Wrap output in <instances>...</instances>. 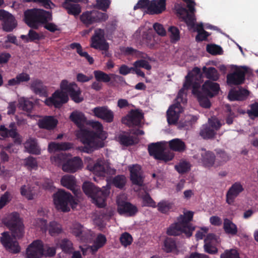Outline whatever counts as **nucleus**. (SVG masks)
Masks as SVG:
<instances>
[{
    "instance_id": "1",
    "label": "nucleus",
    "mask_w": 258,
    "mask_h": 258,
    "mask_svg": "<svg viewBox=\"0 0 258 258\" xmlns=\"http://www.w3.org/2000/svg\"><path fill=\"white\" fill-rule=\"evenodd\" d=\"M96 133L86 130H79L76 132L77 137L85 145L79 148L80 151L90 153L95 150L104 146V143L99 137L103 132V126L99 121L90 120L87 123Z\"/></svg>"
},
{
    "instance_id": "2",
    "label": "nucleus",
    "mask_w": 258,
    "mask_h": 258,
    "mask_svg": "<svg viewBox=\"0 0 258 258\" xmlns=\"http://www.w3.org/2000/svg\"><path fill=\"white\" fill-rule=\"evenodd\" d=\"M193 215L192 212H184L183 215H181L177 218V222L171 225L168 228L167 234L176 236L184 233L187 237L191 236L195 230L194 227L190 223L192 220Z\"/></svg>"
},
{
    "instance_id": "3",
    "label": "nucleus",
    "mask_w": 258,
    "mask_h": 258,
    "mask_svg": "<svg viewBox=\"0 0 258 258\" xmlns=\"http://www.w3.org/2000/svg\"><path fill=\"white\" fill-rule=\"evenodd\" d=\"M50 12L42 9H29L24 12L26 24L30 28L37 29L40 24L46 23L50 19Z\"/></svg>"
},
{
    "instance_id": "4",
    "label": "nucleus",
    "mask_w": 258,
    "mask_h": 258,
    "mask_svg": "<svg viewBox=\"0 0 258 258\" xmlns=\"http://www.w3.org/2000/svg\"><path fill=\"white\" fill-rule=\"evenodd\" d=\"M53 199L55 208L63 212L70 211L69 205L72 209H74L78 204L72 195L63 189L59 190L54 194Z\"/></svg>"
},
{
    "instance_id": "5",
    "label": "nucleus",
    "mask_w": 258,
    "mask_h": 258,
    "mask_svg": "<svg viewBox=\"0 0 258 258\" xmlns=\"http://www.w3.org/2000/svg\"><path fill=\"white\" fill-rule=\"evenodd\" d=\"M82 188L85 194L91 197L98 207L101 208L105 205V200L109 193V189H100L90 182H85Z\"/></svg>"
},
{
    "instance_id": "6",
    "label": "nucleus",
    "mask_w": 258,
    "mask_h": 258,
    "mask_svg": "<svg viewBox=\"0 0 258 258\" xmlns=\"http://www.w3.org/2000/svg\"><path fill=\"white\" fill-rule=\"evenodd\" d=\"M219 91L220 86L218 83L207 80L202 87L199 83L194 82L192 94L195 97H214L218 94Z\"/></svg>"
},
{
    "instance_id": "7",
    "label": "nucleus",
    "mask_w": 258,
    "mask_h": 258,
    "mask_svg": "<svg viewBox=\"0 0 258 258\" xmlns=\"http://www.w3.org/2000/svg\"><path fill=\"white\" fill-rule=\"evenodd\" d=\"M90 47L101 51L102 54L105 57H110L111 54L109 51V45L105 38L104 30L97 29L94 31V35L91 37Z\"/></svg>"
},
{
    "instance_id": "8",
    "label": "nucleus",
    "mask_w": 258,
    "mask_h": 258,
    "mask_svg": "<svg viewBox=\"0 0 258 258\" xmlns=\"http://www.w3.org/2000/svg\"><path fill=\"white\" fill-rule=\"evenodd\" d=\"M164 143H152L148 146L149 154L156 159L162 160L165 162L172 160L174 154L171 151L166 149Z\"/></svg>"
},
{
    "instance_id": "9",
    "label": "nucleus",
    "mask_w": 258,
    "mask_h": 258,
    "mask_svg": "<svg viewBox=\"0 0 258 258\" xmlns=\"http://www.w3.org/2000/svg\"><path fill=\"white\" fill-rule=\"evenodd\" d=\"M4 224L11 231L14 238L19 239L23 237L24 226L17 213H13L10 215Z\"/></svg>"
},
{
    "instance_id": "10",
    "label": "nucleus",
    "mask_w": 258,
    "mask_h": 258,
    "mask_svg": "<svg viewBox=\"0 0 258 258\" xmlns=\"http://www.w3.org/2000/svg\"><path fill=\"white\" fill-rule=\"evenodd\" d=\"M186 103V98H176L166 112L167 119L169 124H175L177 122L180 114L183 111V107Z\"/></svg>"
},
{
    "instance_id": "11",
    "label": "nucleus",
    "mask_w": 258,
    "mask_h": 258,
    "mask_svg": "<svg viewBox=\"0 0 258 258\" xmlns=\"http://www.w3.org/2000/svg\"><path fill=\"white\" fill-rule=\"evenodd\" d=\"M222 123L216 117L209 118L208 123L202 127L200 135L204 139H212L215 137L216 132L221 127Z\"/></svg>"
},
{
    "instance_id": "12",
    "label": "nucleus",
    "mask_w": 258,
    "mask_h": 258,
    "mask_svg": "<svg viewBox=\"0 0 258 258\" xmlns=\"http://www.w3.org/2000/svg\"><path fill=\"white\" fill-rule=\"evenodd\" d=\"M87 168L94 174L101 176L114 174L115 172L114 169L111 168L109 162L104 159H97L94 165H88Z\"/></svg>"
},
{
    "instance_id": "13",
    "label": "nucleus",
    "mask_w": 258,
    "mask_h": 258,
    "mask_svg": "<svg viewBox=\"0 0 258 258\" xmlns=\"http://www.w3.org/2000/svg\"><path fill=\"white\" fill-rule=\"evenodd\" d=\"M194 158L198 160L199 162L206 168L213 167L216 162L214 153L203 148L198 150L197 153L194 155Z\"/></svg>"
},
{
    "instance_id": "14",
    "label": "nucleus",
    "mask_w": 258,
    "mask_h": 258,
    "mask_svg": "<svg viewBox=\"0 0 258 258\" xmlns=\"http://www.w3.org/2000/svg\"><path fill=\"white\" fill-rule=\"evenodd\" d=\"M11 137L14 139V143L20 145L22 142V137L17 132V127L14 122L11 123L9 128L4 125L0 126V139L3 140L7 137Z\"/></svg>"
},
{
    "instance_id": "15",
    "label": "nucleus",
    "mask_w": 258,
    "mask_h": 258,
    "mask_svg": "<svg viewBox=\"0 0 258 258\" xmlns=\"http://www.w3.org/2000/svg\"><path fill=\"white\" fill-rule=\"evenodd\" d=\"M0 20L2 21V29L7 32H11L17 26L15 17L8 12L0 10Z\"/></svg>"
},
{
    "instance_id": "16",
    "label": "nucleus",
    "mask_w": 258,
    "mask_h": 258,
    "mask_svg": "<svg viewBox=\"0 0 258 258\" xmlns=\"http://www.w3.org/2000/svg\"><path fill=\"white\" fill-rule=\"evenodd\" d=\"M0 241L6 249L10 252L17 253L20 251V247L18 242L13 240L8 232L2 233Z\"/></svg>"
},
{
    "instance_id": "17",
    "label": "nucleus",
    "mask_w": 258,
    "mask_h": 258,
    "mask_svg": "<svg viewBox=\"0 0 258 258\" xmlns=\"http://www.w3.org/2000/svg\"><path fill=\"white\" fill-rule=\"evenodd\" d=\"M0 241L6 249L10 252L17 253L20 251V247L18 242L13 240L8 232L2 233Z\"/></svg>"
},
{
    "instance_id": "18",
    "label": "nucleus",
    "mask_w": 258,
    "mask_h": 258,
    "mask_svg": "<svg viewBox=\"0 0 258 258\" xmlns=\"http://www.w3.org/2000/svg\"><path fill=\"white\" fill-rule=\"evenodd\" d=\"M0 241L6 249L10 252L17 253L20 251V247L18 242L13 240L8 232L2 233Z\"/></svg>"
},
{
    "instance_id": "19",
    "label": "nucleus",
    "mask_w": 258,
    "mask_h": 258,
    "mask_svg": "<svg viewBox=\"0 0 258 258\" xmlns=\"http://www.w3.org/2000/svg\"><path fill=\"white\" fill-rule=\"evenodd\" d=\"M0 241L6 249L10 252L17 253L20 251V247L18 242L13 240L8 232L2 233Z\"/></svg>"
},
{
    "instance_id": "20",
    "label": "nucleus",
    "mask_w": 258,
    "mask_h": 258,
    "mask_svg": "<svg viewBox=\"0 0 258 258\" xmlns=\"http://www.w3.org/2000/svg\"><path fill=\"white\" fill-rule=\"evenodd\" d=\"M174 9L176 13L181 17L188 26L193 27L195 26L196 21L195 13L196 11L193 12H189L188 9H187L181 4H176L174 6Z\"/></svg>"
},
{
    "instance_id": "21",
    "label": "nucleus",
    "mask_w": 258,
    "mask_h": 258,
    "mask_svg": "<svg viewBox=\"0 0 258 258\" xmlns=\"http://www.w3.org/2000/svg\"><path fill=\"white\" fill-rule=\"evenodd\" d=\"M144 119V113L139 109L132 110L122 119V122L129 126H140Z\"/></svg>"
},
{
    "instance_id": "22",
    "label": "nucleus",
    "mask_w": 258,
    "mask_h": 258,
    "mask_svg": "<svg viewBox=\"0 0 258 258\" xmlns=\"http://www.w3.org/2000/svg\"><path fill=\"white\" fill-rule=\"evenodd\" d=\"M220 242L219 238L215 234H208L204 240L205 251L211 254H216L218 251L217 246Z\"/></svg>"
},
{
    "instance_id": "23",
    "label": "nucleus",
    "mask_w": 258,
    "mask_h": 258,
    "mask_svg": "<svg viewBox=\"0 0 258 258\" xmlns=\"http://www.w3.org/2000/svg\"><path fill=\"white\" fill-rule=\"evenodd\" d=\"M43 254V245L40 240H36L31 243L26 249L27 258H40Z\"/></svg>"
},
{
    "instance_id": "24",
    "label": "nucleus",
    "mask_w": 258,
    "mask_h": 258,
    "mask_svg": "<svg viewBox=\"0 0 258 258\" xmlns=\"http://www.w3.org/2000/svg\"><path fill=\"white\" fill-rule=\"evenodd\" d=\"M83 167L82 159L79 157H75L71 159H67L62 164L61 169L66 172L75 173Z\"/></svg>"
},
{
    "instance_id": "25",
    "label": "nucleus",
    "mask_w": 258,
    "mask_h": 258,
    "mask_svg": "<svg viewBox=\"0 0 258 258\" xmlns=\"http://www.w3.org/2000/svg\"><path fill=\"white\" fill-rule=\"evenodd\" d=\"M29 88L36 95L41 97H48V88L40 79H32L29 83Z\"/></svg>"
},
{
    "instance_id": "26",
    "label": "nucleus",
    "mask_w": 258,
    "mask_h": 258,
    "mask_svg": "<svg viewBox=\"0 0 258 258\" xmlns=\"http://www.w3.org/2000/svg\"><path fill=\"white\" fill-rule=\"evenodd\" d=\"M60 88L63 90L65 95L70 97H79L81 91L75 82L69 83L67 80H63L60 84Z\"/></svg>"
},
{
    "instance_id": "27",
    "label": "nucleus",
    "mask_w": 258,
    "mask_h": 258,
    "mask_svg": "<svg viewBox=\"0 0 258 258\" xmlns=\"http://www.w3.org/2000/svg\"><path fill=\"white\" fill-rule=\"evenodd\" d=\"M166 9V0H152L147 8V13L150 15H158Z\"/></svg>"
},
{
    "instance_id": "28",
    "label": "nucleus",
    "mask_w": 258,
    "mask_h": 258,
    "mask_svg": "<svg viewBox=\"0 0 258 258\" xmlns=\"http://www.w3.org/2000/svg\"><path fill=\"white\" fill-rule=\"evenodd\" d=\"M246 71L237 69L233 73L227 76V82L230 85H240L243 83L245 80Z\"/></svg>"
},
{
    "instance_id": "29",
    "label": "nucleus",
    "mask_w": 258,
    "mask_h": 258,
    "mask_svg": "<svg viewBox=\"0 0 258 258\" xmlns=\"http://www.w3.org/2000/svg\"><path fill=\"white\" fill-rule=\"evenodd\" d=\"M93 112L95 116L107 122H111L113 120L114 115L112 111L106 107H95L93 109Z\"/></svg>"
},
{
    "instance_id": "30",
    "label": "nucleus",
    "mask_w": 258,
    "mask_h": 258,
    "mask_svg": "<svg viewBox=\"0 0 258 258\" xmlns=\"http://www.w3.org/2000/svg\"><path fill=\"white\" fill-rule=\"evenodd\" d=\"M78 0H64L62 4V7L69 15L78 16L81 12V7L77 4Z\"/></svg>"
},
{
    "instance_id": "31",
    "label": "nucleus",
    "mask_w": 258,
    "mask_h": 258,
    "mask_svg": "<svg viewBox=\"0 0 258 258\" xmlns=\"http://www.w3.org/2000/svg\"><path fill=\"white\" fill-rule=\"evenodd\" d=\"M117 203L118 205L117 210L120 214L132 216L138 211L136 206L127 202L120 201L119 199L117 200Z\"/></svg>"
},
{
    "instance_id": "32",
    "label": "nucleus",
    "mask_w": 258,
    "mask_h": 258,
    "mask_svg": "<svg viewBox=\"0 0 258 258\" xmlns=\"http://www.w3.org/2000/svg\"><path fill=\"white\" fill-rule=\"evenodd\" d=\"M244 188L239 182H235L229 189L226 194V202L229 204H232L239 194L243 191Z\"/></svg>"
},
{
    "instance_id": "33",
    "label": "nucleus",
    "mask_w": 258,
    "mask_h": 258,
    "mask_svg": "<svg viewBox=\"0 0 258 258\" xmlns=\"http://www.w3.org/2000/svg\"><path fill=\"white\" fill-rule=\"evenodd\" d=\"M131 179L132 182L139 186L143 185V177L142 175L141 167L135 165L130 167Z\"/></svg>"
},
{
    "instance_id": "34",
    "label": "nucleus",
    "mask_w": 258,
    "mask_h": 258,
    "mask_svg": "<svg viewBox=\"0 0 258 258\" xmlns=\"http://www.w3.org/2000/svg\"><path fill=\"white\" fill-rule=\"evenodd\" d=\"M33 28L30 29L27 35H21L20 38L25 43L34 42L35 43H38L40 40L44 39L45 37L42 32L38 33Z\"/></svg>"
},
{
    "instance_id": "35",
    "label": "nucleus",
    "mask_w": 258,
    "mask_h": 258,
    "mask_svg": "<svg viewBox=\"0 0 258 258\" xmlns=\"http://www.w3.org/2000/svg\"><path fill=\"white\" fill-rule=\"evenodd\" d=\"M61 185L75 192L77 187L76 180L74 176L72 175H65L60 179Z\"/></svg>"
},
{
    "instance_id": "36",
    "label": "nucleus",
    "mask_w": 258,
    "mask_h": 258,
    "mask_svg": "<svg viewBox=\"0 0 258 258\" xmlns=\"http://www.w3.org/2000/svg\"><path fill=\"white\" fill-rule=\"evenodd\" d=\"M57 124V120L52 116H46L38 121L39 127L47 130L53 129Z\"/></svg>"
},
{
    "instance_id": "37",
    "label": "nucleus",
    "mask_w": 258,
    "mask_h": 258,
    "mask_svg": "<svg viewBox=\"0 0 258 258\" xmlns=\"http://www.w3.org/2000/svg\"><path fill=\"white\" fill-rule=\"evenodd\" d=\"M192 80L193 75L190 73H188L185 77V81L183 84V86L179 90L176 97H183L184 95H187V93L189 89L191 87L192 88L194 84Z\"/></svg>"
},
{
    "instance_id": "38",
    "label": "nucleus",
    "mask_w": 258,
    "mask_h": 258,
    "mask_svg": "<svg viewBox=\"0 0 258 258\" xmlns=\"http://www.w3.org/2000/svg\"><path fill=\"white\" fill-rule=\"evenodd\" d=\"M70 118L80 130H83L82 128L86 122V118L83 113L77 111H74L70 115Z\"/></svg>"
},
{
    "instance_id": "39",
    "label": "nucleus",
    "mask_w": 258,
    "mask_h": 258,
    "mask_svg": "<svg viewBox=\"0 0 258 258\" xmlns=\"http://www.w3.org/2000/svg\"><path fill=\"white\" fill-rule=\"evenodd\" d=\"M107 241L105 236L102 234L97 235L94 241L93 244L90 246V250L92 253H95L99 248L102 247Z\"/></svg>"
},
{
    "instance_id": "40",
    "label": "nucleus",
    "mask_w": 258,
    "mask_h": 258,
    "mask_svg": "<svg viewBox=\"0 0 258 258\" xmlns=\"http://www.w3.org/2000/svg\"><path fill=\"white\" fill-rule=\"evenodd\" d=\"M70 47L72 49H76L77 53L81 56L84 57L89 62L90 64L94 63V59L86 51H83L81 45L77 42H74L70 45Z\"/></svg>"
},
{
    "instance_id": "41",
    "label": "nucleus",
    "mask_w": 258,
    "mask_h": 258,
    "mask_svg": "<svg viewBox=\"0 0 258 258\" xmlns=\"http://www.w3.org/2000/svg\"><path fill=\"white\" fill-rule=\"evenodd\" d=\"M70 47L72 49H76L77 53L81 56L84 57L89 62L90 64L94 63V59L86 51H83L81 45L77 42H74L70 45Z\"/></svg>"
},
{
    "instance_id": "42",
    "label": "nucleus",
    "mask_w": 258,
    "mask_h": 258,
    "mask_svg": "<svg viewBox=\"0 0 258 258\" xmlns=\"http://www.w3.org/2000/svg\"><path fill=\"white\" fill-rule=\"evenodd\" d=\"M72 148V145L70 143H56L55 142L50 143L48 147L49 152H53L57 151H66Z\"/></svg>"
},
{
    "instance_id": "43",
    "label": "nucleus",
    "mask_w": 258,
    "mask_h": 258,
    "mask_svg": "<svg viewBox=\"0 0 258 258\" xmlns=\"http://www.w3.org/2000/svg\"><path fill=\"white\" fill-rule=\"evenodd\" d=\"M170 149L174 151L182 152L186 149V145L184 142L179 139H175L168 142Z\"/></svg>"
},
{
    "instance_id": "44",
    "label": "nucleus",
    "mask_w": 258,
    "mask_h": 258,
    "mask_svg": "<svg viewBox=\"0 0 258 258\" xmlns=\"http://www.w3.org/2000/svg\"><path fill=\"white\" fill-rule=\"evenodd\" d=\"M223 229L226 233L235 235L238 232L237 226L230 219L225 218L223 222Z\"/></svg>"
},
{
    "instance_id": "45",
    "label": "nucleus",
    "mask_w": 258,
    "mask_h": 258,
    "mask_svg": "<svg viewBox=\"0 0 258 258\" xmlns=\"http://www.w3.org/2000/svg\"><path fill=\"white\" fill-rule=\"evenodd\" d=\"M198 119V117L196 116L187 114L185 116L184 119L180 122L179 127L188 130L191 127L192 124L197 121Z\"/></svg>"
},
{
    "instance_id": "46",
    "label": "nucleus",
    "mask_w": 258,
    "mask_h": 258,
    "mask_svg": "<svg viewBox=\"0 0 258 258\" xmlns=\"http://www.w3.org/2000/svg\"><path fill=\"white\" fill-rule=\"evenodd\" d=\"M202 71L206 78L209 80L216 81L219 78L217 70L214 67L207 68L205 66L202 68Z\"/></svg>"
},
{
    "instance_id": "47",
    "label": "nucleus",
    "mask_w": 258,
    "mask_h": 258,
    "mask_svg": "<svg viewBox=\"0 0 258 258\" xmlns=\"http://www.w3.org/2000/svg\"><path fill=\"white\" fill-rule=\"evenodd\" d=\"M25 148L30 153L38 155L40 153V150L37 146V143L34 139H29L24 144Z\"/></svg>"
},
{
    "instance_id": "48",
    "label": "nucleus",
    "mask_w": 258,
    "mask_h": 258,
    "mask_svg": "<svg viewBox=\"0 0 258 258\" xmlns=\"http://www.w3.org/2000/svg\"><path fill=\"white\" fill-rule=\"evenodd\" d=\"M21 194L25 197L28 200H32L35 195L34 187L28 184L21 186L20 188Z\"/></svg>"
},
{
    "instance_id": "49",
    "label": "nucleus",
    "mask_w": 258,
    "mask_h": 258,
    "mask_svg": "<svg viewBox=\"0 0 258 258\" xmlns=\"http://www.w3.org/2000/svg\"><path fill=\"white\" fill-rule=\"evenodd\" d=\"M69 98H46L44 101L46 105L49 106H54L55 107H60L63 104L68 101Z\"/></svg>"
},
{
    "instance_id": "50",
    "label": "nucleus",
    "mask_w": 258,
    "mask_h": 258,
    "mask_svg": "<svg viewBox=\"0 0 258 258\" xmlns=\"http://www.w3.org/2000/svg\"><path fill=\"white\" fill-rule=\"evenodd\" d=\"M48 230L51 236H55L62 232L61 225L55 221L50 222Z\"/></svg>"
},
{
    "instance_id": "51",
    "label": "nucleus",
    "mask_w": 258,
    "mask_h": 258,
    "mask_svg": "<svg viewBox=\"0 0 258 258\" xmlns=\"http://www.w3.org/2000/svg\"><path fill=\"white\" fill-rule=\"evenodd\" d=\"M163 249L166 252H171L177 250L175 240L171 238H167L164 241Z\"/></svg>"
},
{
    "instance_id": "52",
    "label": "nucleus",
    "mask_w": 258,
    "mask_h": 258,
    "mask_svg": "<svg viewBox=\"0 0 258 258\" xmlns=\"http://www.w3.org/2000/svg\"><path fill=\"white\" fill-rule=\"evenodd\" d=\"M80 20L87 27L95 23L92 11L84 12L80 16Z\"/></svg>"
},
{
    "instance_id": "53",
    "label": "nucleus",
    "mask_w": 258,
    "mask_h": 258,
    "mask_svg": "<svg viewBox=\"0 0 258 258\" xmlns=\"http://www.w3.org/2000/svg\"><path fill=\"white\" fill-rule=\"evenodd\" d=\"M93 73L95 79L98 82L108 83L111 80V77L110 76V74H107L106 73L99 70L94 71Z\"/></svg>"
},
{
    "instance_id": "54",
    "label": "nucleus",
    "mask_w": 258,
    "mask_h": 258,
    "mask_svg": "<svg viewBox=\"0 0 258 258\" xmlns=\"http://www.w3.org/2000/svg\"><path fill=\"white\" fill-rule=\"evenodd\" d=\"M249 94V92L247 90L239 88L231 90L227 97H248Z\"/></svg>"
},
{
    "instance_id": "55",
    "label": "nucleus",
    "mask_w": 258,
    "mask_h": 258,
    "mask_svg": "<svg viewBox=\"0 0 258 258\" xmlns=\"http://www.w3.org/2000/svg\"><path fill=\"white\" fill-rule=\"evenodd\" d=\"M67 159V156L66 154L60 153L50 158L51 162L52 164L59 166L62 165V164L66 162Z\"/></svg>"
},
{
    "instance_id": "56",
    "label": "nucleus",
    "mask_w": 258,
    "mask_h": 258,
    "mask_svg": "<svg viewBox=\"0 0 258 258\" xmlns=\"http://www.w3.org/2000/svg\"><path fill=\"white\" fill-rule=\"evenodd\" d=\"M190 165L189 162L185 160H181L178 165L175 166L176 170L180 173H183L190 169Z\"/></svg>"
},
{
    "instance_id": "57",
    "label": "nucleus",
    "mask_w": 258,
    "mask_h": 258,
    "mask_svg": "<svg viewBox=\"0 0 258 258\" xmlns=\"http://www.w3.org/2000/svg\"><path fill=\"white\" fill-rule=\"evenodd\" d=\"M119 240L121 245L126 247L132 244L133 237L128 233L124 232L121 235Z\"/></svg>"
},
{
    "instance_id": "58",
    "label": "nucleus",
    "mask_w": 258,
    "mask_h": 258,
    "mask_svg": "<svg viewBox=\"0 0 258 258\" xmlns=\"http://www.w3.org/2000/svg\"><path fill=\"white\" fill-rule=\"evenodd\" d=\"M206 50L208 52L212 55L221 54L223 50L221 46L216 44H208L206 47Z\"/></svg>"
},
{
    "instance_id": "59",
    "label": "nucleus",
    "mask_w": 258,
    "mask_h": 258,
    "mask_svg": "<svg viewBox=\"0 0 258 258\" xmlns=\"http://www.w3.org/2000/svg\"><path fill=\"white\" fill-rule=\"evenodd\" d=\"M126 182V177L123 175H117L112 180L113 185L119 188H122L125 185Z\"/></svg>"
},
{
    "instance_id": "60",
    "label": "nucleus",
    "mask_w": 258,
    "mask_h": 258,
    "mask_svg": "<svg viewBox=\"0 0 258 258\" xmlns=\"http://www.w3.org/2000/svg\"><path fill=\"white\" fill-rule=\"evenodd\" d=\"M170 33V38L172 42H175L179 40V31L175 26H171L168 29Z\"/></svg>"
},
{
    "instance_id": "61",
    "label": "nucleus",
    "mask_w": 258,
    "mask_h": 258,
    "mask_svg": "<svg viewBox=\"0 0 258 258\" xmlns=\"http://www.w3.org/2000/svg\"><path fill=\"white\" fill-rule=\"evenodd\" d=\"M118 139L120 143L125 146L132 145L134 144L133 138L127 135H120L118 137Z\"/></svg>"
},
{
    "instance_id": "62",
    "label": "nucleus",
    "mask_w": 258,
    "mask_h": 258,
    "mask_svg": "<svg viewBox=\"0 0 258 258\" xmlns=\"http://www.w3.org/2000/svg\"><path fill=\"white\" fill-rule=\"evenodd\" d=\"M93 16L94 17L95 22L105 21L108 18L106 13L101 12L98 11H92Z\"/></svg>"
},
{
    "instance_id": "63",
    "label": "nucleus",
    "mask_w": 258,
    "mask_h": 258,
    "mask_svg": "<svg viewBox=\"0 0 258 258\" xmlns=\"http://www.w3.org/2000/svg\"><path fill=\"white\" fill-rule=\"evenodd\" d=\"M250 108L247 111L249 117L254 119L258 117V103H255L250 105Z\"/></svg>"
},
{
    "instance_id": "64",
    "label": "nucleus",
    "mask_w": 258,
    "mask_h": 258,
    "mask_svg": "<svg viewBox=\"0 0 258 258\" xmlns=\"http://www.w3.org/2000/svg\"><path fill=\"white\" fill-rule=\"evenodd\" d=\"M220 258H240V257L236 249H230L226 250L221 255Z\"/></svg>"
}]
</instances>
